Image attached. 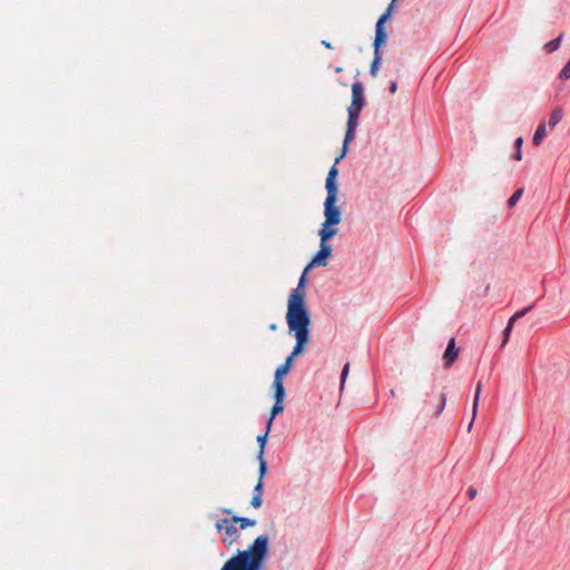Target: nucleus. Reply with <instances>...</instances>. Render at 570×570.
Instances as JSON below:
<instances>
[{"label": "nucleus", "instance_id": "1", "mask_svg": "<svg viewBox=\"0 0 570 570\" xmlns=\"http://www.w3.org/2000/svg\"><path fill=\"white\" fill-rule=\"evenodd\" d=\"M268 553V537H257L253 544L228 559L220 570H261Z\"/></svg>", "mask_w": 570, "mask_h": 570}, {"label": "nucleus", "instance_id": "2", "mask_svg": "<svg viewBox=\"0 0 570 570\" xmlns=\"http://www.w3.org/2000/svg\"><path fill=\"white\" fill-rule=\"evenodd\" d=\"M365 98L363 94V86L361 82H354L352 85V102L347 109L348 120L346 126V132L343 141L341 154L335 158V163H340L348 150V144L354 139L355 129L358 125V117L364 107Z\"/></svg>", "mask_w": 570, "mask_h": 570}, {"label": "nucleus", "instance_id": "3", "mask_svg": "<svg viewBox=\"0 0 570 570\" xmlns=\"http://www.w3.org/2000/svg\"><path fill=\"white\" fill-rule=\"evenodd\" d=\"M286 321L291 332H294L296 344L288 355L292 358L303 353L305 345L309 341L311 316L296 314L294 311L286 313Z\"/></svg>", "mask_w": 570, "mask_h": 570}, {"label": "nucleus", "instance_id": "4", "mask_svg": "<svg viewBox=\"0 0 570 570\" xmlns=\"http://www.w3.org/2000/svg\"><path fill=\"white\" fill-rule=\"evenodd\" d=\"M393 12V4H390L384 13L379 18L376 26H375V39H374V58L371 63L370 73L373 77L377 76L379 66L381 63V53L380 48L382 45L386 41V32L384 30V23L390 19L391 14Z\"/></svg>", "mask_w": 570, "mask_h": 570}, {"label": "nucleus", "instance_id": "5", "mask_svg": "<svg viewBox=\"0 0 570 570\" xmlns=\"http://www.w3.org/2000/svg\"><path fill=\"white\" fill-rule=\"evenodd\" d=\"M338 194H327L324 203V216L325 220L322 224V228L320 233L333 232L334 236L337 234V229L334 227L340 224L342 213L341 209L336 206Z\"/></svg>", "mask_w": 570, "mask_h": 570}, {"label": "nucleus", "instance_id": "6", "mask_svg": "<svg viewBox=\"0 0 570 570\" xmlns=\"http://www.w3.org/2000/svg\"><path fill=\"white\" fill-rule=\"evenodd\" d=\"M306 274L305 271L299 277L297 287L292 291L288 303H287V313L295 312L301 315H309L308 309L305 304V283H306Z\"/></svg>", "mask_w": 570, "mask_h": 570}, {"label": "nucleus", "instance_id": "7", "mask_svg": "<svg viewBox=\"0 0 570 570\" xmlns=\"http://www.w3.org/2000/svg\"><path fill=\"white\" fill-rule=\"evenodd\" d=\"M321 244L318 252L314 255L312 261L305 267V273H307L314 266H326L327 259L332 255V247L327 244V242L334 237L333 232L325 230L324 233H320Z\"/></svg>", "mask_w": 570, "mask_h": 570}, {"label": "nucleus", "instance_id": "8", "mask_svg": "<svg viewBox=\"0 0 570 570\" xmlns=\"http://www.w3.org/2000/svg\"><path fill=\"white\" fill-rule=\"evenodd\" d=\"M215 528L224 534L222 541L227 546H232L238 539V530L233 518L220 519L216 522Z\"/></svg>", "mask_w": 570, "mask_h": 570}, {"label": "nucleus", "instance_id": "9", "mask_svg": "<svg viewBox=\"0 0 570 570\" xmlns=\"http://www.w3.org/2000/svg\"><path fill=\"white\" fill-rule=\"evenodd\" d=\"M338 163H334L331 167L325 183V188L327 194H338V185L336 183V177L338 175V169L336 167Z\"/></svg>", "mask_w": 570, "mask_h": 570}, {"label": "nucleus", "instance_id": "10", "mask_svg": "<svg viewBox=\"0 0 570 570\" xmlns=\"http://www.w3.org/2000/svg\"><path fill=\"white\" fill-rule=\"evenodd\" d=\"M458 356L459 350L455 347V340L452 337L449 341L445 352L443 354L445 368H449L456 361Z\"/></svg>", "mask_w": 570, "mask_h": 570}, {"label": "nucleus", "instance_id": "11", "mask_svg": "<svg viewBox=\"0 0 570 570\" xmlns=\"http://www.w3.org/2000/svg\"><path fill=\"white\" fill-rule=\"evenodd\" d=\"M481 391H482V383L481 382H478L476 384V387H475V394H474V400H473V406H472V420L468 426V431H471L472 426H473V422L476 417V413H478V407H479V400H480V395H481Z\"/></svg>", "mask_w": 570, "mask_h": 570}, {"label": "nucleus", "instance_id": "12", "mask_svg": "<svg viewBox=\"0 0 570 570\" xmlns=\"http://www.w3.org/2000/svg\"><path fill=\"white\" fill-rule=\"evenodd\" d=\"M283 403H284V401H276L275 400V403H274V405L272 407V411H271L269 419L267 421V432H271V429H272L273 421H274L275 416H277L278 414H281L284 411Z\"/></svg>", "mask_w": 570, "mask_h": 570}, {"label": "nucleus", "instance_id": "13", "mask_svg": "<svg viewBox=\"0 0 570 570\" xmlns=\"http://www.w3.org/2000/svg\"><path fill=\"white\" fill-rule=\"evenodd\" d=\"M293 362L294 358L287 356L285 362L276 368L274 376L283 379L285 375H287L293 366Z\"/></svg>", "mask_w": 570, "mask_h": 570}, {"label": "nucleus", "instance_id": "14", "mask_svg": "<svg viewBox=\"0 0 570 570\" xmlns=\"http://www.w3.org/2000/svg\"><path fill=\"white\" fill-rule=\"evenodd\" d=\"M273 387H274V397H275V400L276 401H284V399H285V389H284V385H283V379L274 376Z\"/></svg>", "mask_w": 570, "mask_h": 570}, {"label": "nucleus", "instance_id": "15", "mask_svg": "<svg viewBox=\"0 0 570 570\" xmlns=\"http://www.w3.org/2000/svg\"><path fill=\"white\" fill-rule=\"evenodd\" d=\"M547 136V125L544 122L540 124L533 135L532 142L535 146L541 145L542 140Z\"/></svg>", "mask_w": 570, "mask_h": 570}, {"label": "nucleus", "instance_id": "16", "mask_svg": "<svg viewBox=\"0 0 570 570\" xmlns=\"http://www.w3.org/2000/svg\"><path fill=\"white\" fill-rule=\"evenodd\" d=\"M563 117V111L561 108L554 109L549 118V128L550 130H553V128L561 121Z\"/></svg>", "mask_w": 570, "mask_h": 570}, {"label": "nucleus", "instance_id": "17", "mask_svg": "<svg viewBox=\"0 0 570 570\" xmlns=\"http://www.w3.org/2000/svg\"><path fill=\"white\" fill-rule=\"evenodd\" d=\"M233 521L236 524H239L240 529H246L249 527H254L256 524V521L254 519L245 518V517H233Z\"/></svg>", "mask_w": 570, "mask_h": 570}, {"label": "nucleus", "instance_id": "18", "mask_svg": "<svg viewBox=\"0 0 570 570\" xmlns=\"http://www.w3.org/2000/svg\"><path fill=\"white\" fill-rule=\"evenodd\" d=\"M268 434H269V432H267V430H266L264 434H261L257 436V443H258L257 456H264Z\"/></svg>", "mask_w": 570, "mask_h": 570}, {"label": "nucleus", "instance_id": "19", "mask_svg": "<svg viewBox=\"0 0 570 570\" xmlns=\"http://www.w3.org/2000/svg\"><path fill=\"white\" fill-rule=\"evenodd\" d=\"M561 40H562V35H560L558 38L549 41L547 45H546V49L548 52H553L556 51L557 49L560 48L561 46Z\"/></svg>", "mask_w": 570, "mask_h": 570}, {"label": "nucleus", "instance_id": "20", "mask_svg": "<svg viewBox=\"0 0 570 570\" xmlns=\"http://www.w3.org/2000/svg\"><path fill=\"white\" fill-rule=\"evenodd\" d=\"M257 460H258V463H259L258 480L263 481V479H264V476H265V474L267 472V462L265 461L264 456H257Z\"/></svg>", "mask_w": 570, "mask_h": 570}, {"label": "nucleus", "instance_id": "21", "mask_svg": "<svg viewBox=\"0 0 570 570\" xmlns=\"http://www.w3.org/2000/svg\"><path fill=\"white\" fill-rule=\"evenodd\" d=\"M522 194H523V189L522 188L517 189L513 193V195L508 199L509 207H513L519 202V199L521 198Z\"/></svg>", "mask_w": 570, "mask_h": 570}, {"label": "nucleus", "instance_id": "22", "mask_svg": "<svg viewBox=\"0 0 570 570\" xmlns=\"http://www.w3.org/2000/svg\"><path fill=\"white\" fill-rule=\"evenodd\" d=\"M348 373H350V363H346L341 373V387H340L341 391L344 390Z\"/></svg>", "mask_w": 570, "mask_h": 570}, {"label": "nucleus", "instance_id": "23", "mask_svg": "<svg viewBox=\"0 0 570 570\" xmlns=\"http://www.w3.org/2000/svg\"><path fill=\"white\" fill-rule=\"evenodd\" d=\"M559 78L561 80H567L570 78V59L564 65V67L561 69L560 73H559Z\"/></svg>", "mask_w": 570, "mask_h": 570}, {"label": "nucleus", "instance_id": "24", "mask_svg": "<svg viewBox=\"0 0 570 570\" xmlns=\"http://www.w3.org/2000/svg\"><path fill=\"white\" fill-rule=\"evenodd\" d=\"M512 327H513V323L512 322H508V325L503 332V342H502V346H504L507 344V342L509 341V336H510V333L512 331Z\"/></svg>", "mask_w": 570, "mask_h": 570}, {"label": "nucleus", "instance_id": "25", "mask_svg": "<svg viewBox=\"0 0 570 570\" xmlns=\"http://www.w3.org/2000/svg\"><path fill=\"white\" fill-rule=\"evenodd\" d=\"M531 308L532 306L524 307L523 309L517 312L509 321L514 323L515 320L523 317Z\"/></svg>", "mask_w": 570, "mask_h": 570}, {"label": "nucleus", "instance_id": "26", "mask_svg": "<svg viewBox=\"0 0 570 570\" xmlns=\"http://www.w3.org/2000/svg\"><path fill=\"white\" fill-rule=\"evenodd\" d=\"M263 499L259 495L253 494V498L250 500V505L255 509H259L262 507Z\"/></svg>", "mask_w": 570, "mask_h": 570}, {"label": "nucleus", "instance_id": "27", "mask_svg": "<svg viewBox=\"0 0 570 570\" xmlns=\"http://www.w3.org/2000/svg\"><path fill=\"white\" fill-rule=\"evenodd\" d=\"M263 485V481L258 480L256 485L254 487L253 494L262 497Z\"/></svg>", "mask_w": 570, "mask_h": 570}, {"label": "nucleus", "instance_id": "28", "mask_svg": "<svg viewBox=\"0 0 570 570\" xmlns=\"http://www.w3.org/2000/svg\"><path fill=\"white\" fill-rule=\"evenodd\" d=\"M445 402H446L445 394L442 393V395H441V403H440V406H439V409H438V411L435 413L436 416L440 415V413L443 411V409L445 406Z\"/></svg>", "mask_w": 570, "mask_h": 570}, {"label": "nucleus", "instance_id": "29", "mask_svg": "<svg viewBox=\"0 0 570 570\" xmlns=\"http://www.w3.org/2000/svg\"><path fill=\"white\" fill-rule=\"evenodd\" d=\"M476 493H478V491H476V489H475L474 487H470V488L468 489V497H469L471 500H473V499L476 497Z\"/></svg>", "mask_w": 570, "mask_h": 570}, {"label": "nucleus", "instance_id": "30", "mask_svg": "<svg viewBox=\"0 0 570 570\" xmlns=\"http://www.w3.org/2000/svg\"><path fill=\"white\" fill-rule=\"evenodd\" d=\"M396 90H397V83H396V81H393V82L391 83V86H390V92H391V94H395V92H396Z\"/></svg>", "mask_w": 570, "mask_h": 570}, {"label": "nucleus", "instance_id": "31", "mask_svg": "<svg viewBox=\"0 0 570 570\" xmlns=\"http://www.w3.org/2000/svg\"><path fill=\"white\" fill-rule=\"evenodd\" d=\"M514 159L515 160H521L522 159V153H521V149H518L515 155H514Z\"/></svg>", "mask_w": 570, "mask_h": 570}, {"label": "nucleus", "instance_id": "32", "mask_svg": "<svg viewBox=\"0 0 570 570\" xmlns=\"http://www.w3.org/2000/svg\"><path fill=\"white\" fill-rule=\"evenodd\" d=\"M522 142H523V140H522V138H521V137H519V138L515 140V146H517V148H518V149H521Z\"/></svg>", "mask_w": 570, "mask_h": 570}, {"label": "nucleus", "instance_id": "33", "mask_svg": "<svg viewBox=\"0 0 570 570\" xmlns=\"http://www.w3.org/2000/svg\"><path fill=\"white\" fill-rule=\"evenodd\" d=\"M322 45H323L325 48H327V49H332V48H333V47H332V43H331V42H328V41H326V40H323V41H322Z\"/></svg>", "mask_w": 570, "mask_h": 570}, {"label": "nucleus", "instance_id": "34", "mask_svg": "<svg viewBox=\"0 0 570 570\" xmlns=\"http://www.w3.org/2000/svg\"><path fill=\"white\" fill-rule=\"evenodd\" d=\"M268 327H269L271 331H276L277 330V325L275 323L269 324Z\"/></svg>", "mask_w": 570, "mask_h": 570}, {"label": "nucleus", "instance_id": "35", "mask_svg": "<svg viewBox=\"0 0 570 570\" xmlns=\"http://www.w3.org/2000/svg\"><path fill=\"white\" fill-rule=\"evenodd\" d=\"M222 512L226 513V514H229V513H232V510L230 509H222Z\"/></svg>", "mask_w": 570, "mask_h": 570}, {"label": "nucleus", "instance_id": "36", "mask_svg": "<svg viewBox=\"0 0 570 570\" xmlns=\"http://www.w3.org/2000/svg\"><path fill=\"white\" fill-rule=\"evenodd\" d=\"M335 71H336V72H341V71H342V68H341V67H337V68L335 69Z\"/></svg>", "mask_w": 570, "mask_h": 570}, {"label": "nucleus", "instance_id": "37", "mask_svg": "<svg viewBox=\"0 0 570 570\" xmlns=\"http://www.w3.org/2000/svg\"><path fill=\"white\" fill-rule=\"evenodd\" d=\"M395 1H396V0H392V2H391L390 4H393V6H394Z\"/></svg>", "mask_w": 570, "mask_h": 570}]
</instances>
